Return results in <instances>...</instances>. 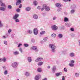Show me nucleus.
Wrapping results in <instances>:
<instances>
[{
    "label": "nucleus",
    "instance_id": "obj_1",
    "mask_svg": "<svg viewBox=\"0 0 80 80\" xmlns=\"http://www.w3.org/2000/svg\"><path fill=\"white\" fill-rule=\"evenodd\" d=\"M0 5L2 7H0V10H2V11H5V10H6V7H5V3H3L2 2V0H0Z\"/></svg>",
    "mask_w": 80,
    "mask_h": 80
},
{
    "label": "nucleus",
    "instance_id": "obj_2",
    "mask_svg": "<svg viewBox=\"0 0 80 80\" xmlns=\"http://www.w3.org/2000/svg\"><path fill=\"white\" fill-rule=\"evenodd\" d=\"M49 48H51L52 52H55V48H56V46L54 44H49Z\"/></svg>",
    "mask_w": 80,
    "mask_h": 80
},
{
    "label": "nucleus",
    "instance_id": "obj_3",
    "mask_svg": "<svg viewBox=\"0 0 80 80\" xmlns=\"http://www.w3.org/2000/svg\"><path fill=\"white\" fill-rule=\"evenodd\" d=\"M12 66L13 68H17L18 66V63L17 62H14L12 63Z\"/></svg>",
    "mask_w": 80,
    "mask_h": 80
},
{
    "label": "nucleus",
    "instance_id": "obj_4",
    "mask_svg": "<svg viewBox=\"0 0 80 80\" xmlns=\"http://www.w3.org/2000/svg\"><path fill=\"white\" fill-rule=\"evenodd\" d=\"M43 7L45 8V9L46 10V11H48L50 10V7L47 6V5L45 4L43 5Z\"/></svg>",
    "mask_w": 80,
    "mask_h": 80
},
{
    "label": "nucleus",
    "instance_id": "obj_5",
    "mask_svg": "<svg viewBox=\"0 0 80 80\" xmlns=\"http://www.w3.org/2000/svg\"><path fill=\"white\" fill-rule=\"evenodd\" d=\"M31 49L33 50H35L36 52H37L38 51V50L37 49V47L36 46L31 47Z\"/></svg>",
    "mask_w": 80,
    "mask_h": 80
},
{
    "label": "nucleus",
    "instance_id": "obj_6",
    "mask_svg": "<svg viewBox=\"0 0 80 80\" xmlns=\"http://www.w3.org/2000/svg\"><path fill=\"white\" fill-rule=\"evenodd\" d=\"M52 29L53 30H58V27L56 25H53L52 27Z\"/></svg>",
    "mask_w": 80,
    "mask_h": 80
},
{
    "label": "nucleus",
    "instance_id": "obj_7",
    "mask_svg": "<svg viewBox=\"0 0 80 80\" xmlns=\"http://www.w3.org/2000/svg\"><path fill=\"white\" fill-rule=\"evenodd\" d=\"M40 78H41V75L40 74H38L35 76V80H39V79Z\"/></svg>",
    "mask_w": 80,
    "mask_h": 80
},
{
    "label": "nucleus",
    "instance_id": "obj_8",
    "mask_svg": "<svg viewBox=\"0 0 80 80\" xmlns=\"http://www.w3.org/2000/svg\"><path fill=\"white\" fill-rule=\"evenodd\" d=\"M43 59L42 58L40 57L39 58H38L37 59L35 60L36 62H38V61H42V60H43Z\"/></svg>",
    "mask_w": 80,
    "mask_h": 80
},
{
    "label": "nucleus",
    "instance_id": "obj_9",
    "mask_svg": "<svg viewBox=\"0 0 80 80\" xmlns=\"http://www.w3.org/2000/svg\"><path fill=\"white\" fill-rule=\"evenodd\" d=\"M19 17V14H15V15L13 16V19L14 20H15L16 19H17V18Z\"/></svg>",
    "mask_w": 80,
    "mask_h": 80
},
{
    "label": "nucleus",
    "instance_id": "obj_10",
    "mask_svg": "<svg viewBox=\"0 0 80 80\" xmlns=\"http://www.w3.org/2000/svg\"><path fill=\"white\" fill-rule=\"evenodd\" d=\"M33 32L34 34V35H37V34H38V30L37 29V28H34L33 30Z\"/></svg>",
    "mask_w": 80,
    "mask_h": 80
},
{
    "label": "nucleus",
    "instance_id": "obj_11",
    "mask_svg": "<svg viewBox=\"0 0 80 80\" xmlns=\"http://www.w3.org/2000/svg\"><path fill=\"white\" fill-rule=\"evenodd\" d=\"M55 5L57 7H58V8H60L62 6V4L59 3H56Z\"/></svg>",
    "mask_w": 80,
    "mask_h": 80
},
{
    "label": "nucleus",
    "instance_id": "obj_12",
    "mask_svg": "<svg viewBox=\"0 0 80 80\" xmlns=\"http://www.w3.org/2000/svg\"><path fill=\"white\" fill-rule=\"evenodd\" d=\"M56 70H57V68H56V66H53V67L52 68V69L53 73H54L55 72Z\"/></svg>",
    "mask_w": 80,
    "mask_h": 80
},
{
    "label": "nucleus",
    "instance_id": "obj_13",
    "mask_svg": "<svg viewBox=\"0 0 80 80\" xmlns=\"http://www.w3.org/2000/svg\"><path fill=\"white\" fill-rule=\"evenodd\" d=\"M21 3V0H17V1L16 3V5H18Z\"/></svg>",
    "mask_w": 80,
    "mask_h": 80
},
{
    "label": "nucleus",
    "instance_id": "obj_14",
    "mask_svg": "<svg viewBox=\"0 0 80 80\" xmlns=\"http://www.w3.org/2000/svg\"><path fill=\"white\" fill-rule=\"evenodd\" d=\"M69 56L71 57H75V53H74L73 52H71L69 54Z\"/></svg>",
    "mask_w": 80,
    "mask_h": 80
},
{
    "label": "nucleus",
    "instance_id": "obj_15",
    "mask_svg": "<svg viewBox=\"0 0 80 80\" xmlns=\"http://www.w3.org/2000/svg\"><path fill=\"white\" fill-rule=\"evenodd\" d=\"M62 73L61 72H59V73H56V75L57 77H58L59 75H62Z\"/></svg>",
    "mask_w": 80,
    "mask_h": 80
},
{
    "label": "nucleus",
    "instance_id": "obj_16",
    "mask_svg": "<svg viewBox=\"0 0 80 80\" xmlns=\"http://www.w3.org/2000/svg\"><path fill=\"white\" fill-rule=\"evenodd\" d=\"M65 25H66V27H70L71 24H70V23L66 22L65 24Z\"/></svg>",
    "mask_w": 80,
    "mask_h": 80
},
{
    "label": "nucleus",
    "instance_id": "obj_17",
    "mask_svg": "<svg viewBox=\"0 0 80 80\" xmlns=\"http://www.w3.org/2000/svg\"><path fill=\"white\" fill-rule=\"evenodd\" d=\"M30 9L31 8L30 7H27L26 8V11L27 12H28V11H30Z\"/></svg>",
    "mask_w": 80,
    "mask_h": 80
},
{
    "label": "nucleus",
    "instance_id": "obj_18",
    "mask_svg": "<svg viewBox=\"0 0 80 80\" xmlns=\"http://www.w3.org/2000/svg\"><path fill=\"white\" fill-rule=\"evenodd\" d=\"M68 19L67 17H65L64 18V21L65 22H68Z\"/></svg>",
    "mask_w": 80,
    "mask_h": 80
},
{
    "label": "nucleus",
    "instance_id": "obj_19",
    "mask_svg": "<svg viewBox=\"0 0 80 80\" xmlns=\"http://www.w3.org/2000/svg\"><path fill=\"white\" fill-rule=\"evenodd\" d=\"M33 18L35 19H37L38 18V16L36 14H34L33 15Z\"/></svg>",
    "mask_w": 80,
    "mask_h": 80
},
{
    "label": "nucleus",
    "instance_id": "obj_20",
    "mask_svg": "<svg viewBox=\"0 0 80 80\" xmlns=\"http://www.w3.org/2000/svg\"><path fill=\"white\" fill-rule=\"evenodd\" d=\"M28 60L29 62H32V58L30 57H28Z\"/></svg>",
    "mask_w": 80,
    "mask_h": 80
},
{
    "label": "nucleus",
    "instance_id": "obj_21",
    "mask_svg": "<svg viewBox=\"0 0 80 80\" xmlns=\"http://www.w3.org/2000/svg\"><path fill=\"white\" fill-rule=\"evenodd\" d=\"M58 37L60 38H62L63 37V35L62 34H59L58 35Z\"/></svg>",
    "mask_w": 80,
    "mask_h": 80
},
{
    "label": "nucleus",
    "instance_id": "obj_22",
    "mask_svg": "<svg viewBox=\"0 0 80 80\" xmlns=\"http://www.w3.org/2000/svg\"><path fill=\"white\" fill-rule=\"evenodd\" d=\"M8 9H11L12 8V7L10 5H9L8 6Z\"/></svg>",
    "mask_w": 80,
    "mask_h": 80
},
{
    "label": "nucleus",
    "instance_id": "obj_23",
    "mask_svg": "<svg viewBox=\"0 0 80 80\" xmlns=\"http://www.w3.org/2000/svg\"><path fill=\"white\" fill-rule=\"evenodd\" d=\"M71 8L73 9L75 8H76V6L75 5H73L71 6Z\"/></svg>",
    "mask_w": 80,
    "mask_h": 80
},
{
    "label": "nucleus",
    "instance_id": "obj_24",
    "mask_svg": "<svg viewBox=\"0 0 80 80\" xmlns=\"http://www.w3.org/2000/svg\"><path fill=\"white\" fill-rule=\"evenodd\" d=\"M43 62H40L38 63V65H39V66H41V65L43 64Z\"/></svg>",
    "mask_w": 80,
    "mask_h": 80
},
{
    "label": "nucleus",
    "instance_id": "obj_25",
    "mask_svg": "<svg viewBox=\"0 0 80 80\" xmlns=\"http://www.w3.org/2000/svg\"><path fill=\"white\" fill-rule=\"evenodd\" d=\"M69 65L71 67H72L74 66V64L73 63H70L69 64Z\"/></svg>",
    "mask_w": 80,
    "mask_h": 80
},
{
    "label": "nucleus",
    "instance_id": "obj_26",
    "mask_svg": "<svg viewBox=\"0 0 80 80\" xmlns=\"http://www.w3.org/2000/svg\"><path fill=\"white\" fill-rule=\"evenodd\" d=\"M45 33V31H42L41 32H40V34L41 35H43Z\"/></svg>",
    "mask_w": 80,
    "mask_h": 80
},
{
    "label": "nucleus",
    "instance_id": "obj_27",
    "mask_svg": "<svg viewBox=\"0 0 80 80\" xmlns=\"http://www.w3.org/2000/svg\"><path fill=\"white\" fill-rule=\"evenodd\" d=\"M33 3L35 5H37L38 4V2H37V1H34Z\"/></svg>",
    "mask_w": 80,
    "mask_h": 80
},
{
    "label": "nucleus",
    "instance_id": "obj_28",
    "mask_svg": "<svg viewBox=\"0 0 80 80\" xmlns=\"http://www.w3.org/2000/svg\"><path fill=\"white\" fill-rule=\"evenodd\" d=\"M51 37H53L54 38H55L56 37V34L54 33L52 34L51 35Z\"/></svg>",
    "mask_w": 80,
    "mask_h": 80
},
{
    "label": "nucleus",
    "instance_id": "obj_29",
    "mask_svg": "<svg viewBox=\"0 0 80 80\" xmlns=\"http://www.w3.org/2000/svg\"><path fill=\"white\" fill-rule=\"evenodd\" d=\"M7 60V59L5 58H2V61H3V62H6V61Z\"/></svg>",
    "mask_w": 80,
    "mask_h": 80
},
{
    "label": "nucleus",
    "instance_id": "obj_30",
    "mask_svg": "<svg viewBox=\"0 0 80 80\" xmlns=\"http://www.w3.org/2000/svg\"><path fill=\"white\" fill-rule=\"evenodd\" d=\"M47 39H48V38L47 37H45L43 39L44 42H46Z\"/></svg>",
    "mask_w": 80,
    "mask_h": 80
},
{
    "label": "nucleus",
    "instance_id": "obj_31",
    "mask_svg": "<svg viewBox=\"0 0 80 80\" xmlns=\"http://www.w3.org/2000/svg\"><path fill=\"white\" fill-rule=\"evenodd\" d=\"M38 72H42V69L40 68H39L38 69Z\"/></svg>",
    "mask_w": 80,
    "mask_h": 80
},
{
    "label": "nucleus",
    "instance_id": "obj_32",
    "mask_svg": "<svg viewBox=\"0 0 80 80\" xmlns=\"http://www.w3.org/2000/svg\"><path fill=\"white\" fill-rule=\"evenodd\" d=\"M75 76L76 77H79V74L78 73H76L75 74Z\"/></svg>",
    "mask_w": 80,
    "mask_h": 80
},
{
    "label": "nucleus",
    "instance_id": "obj_33",
    "mask_svg": "<svg viewBox=\"0 0 80 80\" xmlns=\"http://www.w3.org/2000/svg\"><path fill=\"white\" fill-rule=\"evenodd\" d=\"M28 33H30V34H31L32 33V31L31 30H28Z\"/></svg>",
    "mask_w": 80,
    "mask_h": 80
},
{
    "label": "nucleus",
    "instance_id": "obj_34",
    "mask_svg": "<svg viewBox=\"0 0 80 80\" xmlns=\"http://www.w3.org/2000/svg\"><path fill=\"white\" fill-rule=\"evenodd\" d=\"M25 75L26 76H28V75H29V73H28V72H25Z\"/></svg>",
    "mask_w": 80,
    "mask_h": 80
},
{
    "label": "nucleus",
    "instance_id": "obj_35",
    "mask_svg": "<svg viewBox=\"0 0 80 80\" xmlns=\"http://www.w3.org/2000/svg\"><path fill=\"white\" fill-rule=\"evenodd\" d=\"M75 12V10L74 9H72L71 11V13H73Z\"/></svg>",
    "mask_w": 80,
    "mask_h": 80
},
{
    "label": "nucleus",
    "instance_id": "obj_36",
    "mask_svg": "<svg viewBox=\"0 0 80 80\" xmlns=\"http://www.w3.org/2000/svg\"><path fill=\"white\" fill-rule=\"evenodd\" d=\"M13 53L14 55H18V52L17 51L14 52Z\"/></svg>",
    "mask_w": 80,
    "mask_h": 80
},
{
    "label": "nucleus",
    "instance_id": "obj_37",
    "mask_svg": "<svg viewBox=\"0 0 80 80\" xmlns=\"http://www.w3.org/2000/svg\"><path fill=\"white\" fill-rule=\"evenodd\" d=\"M15 21V22H20V20H19L18 19H16Z\"/></svg>",
    "mask_w": 80,
    "mask_h": 80
},
{
    "label": "nucleus",
    "instance_id": "obj_38",
    "mask_svg": "<svg viewBox=\"0 0 80 80\" xmlns=\"http://www.w3.org/2000/svg\"><path fill=\"white\" fill-rule=\"evenodd\" d=\"M8 73V71L7 70H5L4 72V75H7Z\"/></svg>",
    "mask_w": 80,
    "mask_h": 80
},
{
    "label": "nucleus",
    "instance_id": "obj_39",
    "mask_svg": "<svg viewBox=\"0 0 80 80\" xmlns=\"http://www.w3.org/2000/svg\"><path fill=\"white\" fill-rule=\"evenodd\" d=\"M24 45L25 47H27L28 46V44L25 43L24 44Z\"/></svg>",
    "mask_w": 80,
    "mask_h": 80
},
{
    "label": "nucleus",
    "instance_id": "obj_40",
    "mask_svg": "<svg viewBox=\"0 0 80 80\" xmlns=\"http://www.w3.org/2000/svg\"><path fill=\"white\" fill-rule=\"evenodd\" d=\"M2 68L4 70H6V69L7 68L5 66H3Z\"/></svg>",
    "mask_w": 80,
    "mask_h": 80
},
{
    "label": "nucleus",
    "instance_id": "obj_41",
    "mask_svg": "<svg viewBox=\"0 0 80 80\" xmlns=\"http://www.w3.org/2000/svg\"><path fill=\"white\" fill-rule=\"evenodd\" d=\"M16 11L17 12H20V9L19 8H18L16 10Z\"/></svg>",
    "mask_w": 80,
    "mask_h": 80
},
{
    "label": "nucleus",
    "instance_id": "obj_42",
    "mask_svg": "<svg viewBox=\"0 0 80 80\" xmlns=\"http://www.w3.org/2000/svg\"><path fill=\"white\" fill-rule=\"evenodd\" d=\"M8 33H10V32H12V29H9L8 30Z\"/></svg>",
    "mask_w": 80,
    "mask_h": 80
},
{
    "label": "nucleus",
    "instance_id": "obj_43",
    "mask_svg": "<svg viewBox=\"0 0 80 80\" xmlns=\"http://www.w3.org/2000/svg\"><path fill=\"white\" fill-rule=\"evenodd\" d=\"M0 27H3V24L2 23V22L0 21Z\"/></svg>",
    "mask_w": 80,
    "mask_h": 80
},
{
    "label": "nucleus",
    "instance_id": "obj_44",
    "mask_svg": "<svg viewBox=\"0 0 80 80\" xmlns=\"http://www.w3.org/2000/svg\"><path fill=\"white\" fill-rule=\"evenodd\" d=\"M4 43L5 45H7V42L6 41H4Z\"/></svg>",
    "mask_w": 80,
    "mask_h": 80
},
{
    "label": "nucleus",
    "instance_id": "obj_45",
    "mask_svg": "<svg viewBox=\"0 0 80 80\" xmlns=\"http://www.w3.org/2000/svg\"><path fill=\"white\" fill-rule=\"evenodd\" d=\"M7 37H8V35L6 36H3V38L5 39V38H7Z\"/></svg>",
    "mask_w": 80,
    "mask_h": 80
},
{
    "label": "nucleus",
    "instance_id": "obj_46",
    "mask_svg": "<svg viewBox=\"0 0 80 80\" xmlns=\"http://www.w3.org/2000/svg\"><path fill=\"white\" fill-rule=\"evenodd\" d=\"M63 70L64 72H67V69L66 68H64Z\"/></svg>",
    "mask_w": 80,
    "mask_h": 80
},
{
    "label": "nucleus",
    "instance_id": "obj_47",
    "mask_svg": "<svg viewBox=\"0 0 80 80\" xmlns=\"http://www.w3.org/2000/svg\"><path fill=\"white\" fill-rule=\"evenodd\" d=\"M62 10V8H59L58 9V12H60Z\"/></svg>",
    "mask_w": 80,
    "mask_h": 80
},
{
    "label": "nucleus",
    "instance_id": "obj_48",
    "mask_svg": "<svg viewBox=\"0 0 80 80\" xmlns=\"http://www.w3.org/2000/svg\"><path fill=\"white\" fill-rule=\"evenodd\" d=\"M42 7L43 8H42L41 9V10H42V11H43V10H44L45 9V8L43 7V5Z\"/></svg>",
    "mask_w": 80,
    "mask_h": 80
},
{
    "label": "nucleus",
    "instance_id": "obj_49",
    "mask_svg": "<svg viewBox=\"0 0 80 80\" xmlns=\"http://www.w3.org/2000/svg\"><path fill=\"white\" fill-rule=\"evenodd\" d=\"M22 44L20 43L18 45V47H20L21 46H22Z\"/></svg>",
    "mask_w": 80,
    "mask_h": 80
},
{
    "label": "nucleus",
    "instance_id": "obj_50",
    "mask_svg": "<svg viewBox=\"0 0 80 80\" xmlns=\"http://www.w3.org/2000/svg\"><path fill=\"white\" fill-rule=\"evenodd\" d=\"M19 51H20V52H21V53H22V48H19Z\"/></svg>",
    "mask_w": 80,
    "mask_h": 80
},
{
    "label": "nucleus",
    "instance_id": "obj_51",
    "mask_svg": "<svg viewBox=\"0 0 80 80\" xmlns=\"http://www.w3.org/2000/svg\"><path fill=\"white\" fill-rule=\"evenodd\" d=\"M41 8H42V7H41V6H39L37 8H38V9L40 10V9H41Z\"/></svg>",
    "mask_w": 80,
    "mask_h": 80
},
{
    "label": "nucleus",
    "instance_id": "obj_52",
    "mask_svg": "<svg viewBox=\"0 0 80 80\" xmlns=\"http://www.w3.org/2000/svg\"><path fill=\"white\" fill-rule=\"evenodd\" d=\"M62 80H65V77L64 76H62Z\"/></svg>",
    "mask_w": 80,
    "mask_h": 80
},
{
    "label": "nucleus",
    "instance_id": "obj_53",
    "mask_svg": "<svg viewBox=\"0 0 80 80\" xmlns=\"http://www.w3.org/2000/svg\"><path fill=\"white\" fill-rule=\"evenodd\" d=\"M57 18V17H55L53 18V20H56V19Z\"/></svg>",
    "mask_w": 80,
    "mask_h": 80
},
{
    "label": "nucleus",
    "instance_id": "obj_54",
    "mask_svg": "<svg viewBox=\"0 0 80 80\" xmlns=\"http://www.w3.org/2000/svg\"><path fill=\"white\" fill-rule=\"evenodd\" d=\"M71 30L72 31V32L74 31V29L73 28H71Z\"/></svg>",
    "mask_w": 80,
    "mask_h": 80
},
{
    "label": "nucleus",
    "instance_id": "obj_55",
    "mask_svg": "<svg viewBox=\"0 0 80 80\" xmlns=\"http://www.w3.org/2000/svg\"><path fill=\"white\" fill-rule=\"evenodd\" d=\"M75 61L74 60H71V63H74Z\"/></svg>",
    "mask_w": 80,
    "mask_h": 80
},
{
    "label": "nucleus",
    "instance_id": "obj_56",
    "mask_svg": "<svg viewBox=\"0 0 80 80\" xmlns=\"http://www.w3.org/2000/svg\"><path fill=\"white\" fill-rule=\"evenodd\" d=\"M31 42H35V40L33 39H32L31 40Z\"/></svg>",
    "mask_w": 80,
    "mask_h": 80
},
{
    "label": "nucleus",
    "instance_id": "obj_57",
    "mask_svg": "<svg viewBox=\"0 0 80 80\" xmlns=\"http://www.w3.org/2000/svg\"><path fill=\"white\" fill-rule=\"evenodd\" d=\"M22 4H20V6H19V8H22Z\"/></svg>",
    "mask_w": 80,
    "mask_h": 80
},
{
    "label": "nucleus",
    "instance_id": "obj_58",
    "mask_svg": "<svg viewBox=\"0 0 80 80\" xmlns=\"http://www.w3.org/2000/svg\"><path fill=\"white\" fill-rule=\"evenodd\" d=\"M50 66H48V69H50Z\"/></svg>",
    "mask_w": 80,
    "mask_h": 80
},
{
    "label": "nucleus",
    "instance_id": "obj_59",
    "mask_svg": "<svg viewBox=\"0 0 80 80\" xmlns=\"http://www.w3.org/2000/svg\"><path fill=\"white\" fill-rule=\"evenodd\" d=\"M42 80H47V79L45 78H44V79H42Z\"/></svg>",
    "mask_w": 80,
    "mask_h": 80
},
{
    "label": "nucleus",
    "instance_id": "obj_60",
    "mask_svg": "<svg viewBox=\"0 0 80 80\" xmlns=\"http://www.w3.org/2000/svg\"><path fill=\"white\" fill-rule=\"evenodd\" d=\"M41 43H43V41H41Z\"/></svg>",
    "mask_w": 80,
    "mask_h": 80
},
{
    "label": "nucleus",
    "instance_id": "obj_61",
    "mask_svg": "<svg viewBox=\"0 0 80 80\" xmlns=\"http://www.w3.org/2000/svg\"><path fill=\"white\" fill-rule=\"evenodd\" d=\"M2 58H0V62H2Z\"/></svg>",
    "mask_w": 80,
    "mask_h": 80
},
{
    "label": "nucleus",
    "instance_id": "obj_62",
    "mask_svg": "<svg viewBox=\"0 0 80 80\" xmlns=\"http://www.w3.org/2000/svg\"><path fill=\"white\" fill-rule=\"evenodd\" d=\"M66 1H69V2H70V0H66Z\"/></svg>",
    "mask_w": 80,
    "mask_h": 80
},
{
    "label": "nucleus",
    "instance_id": "obj_63",
    "mask_svg": "<svg viewBox=\"0 0 80 80\" xmlns=\"http://www.w3.org/2000/svg\"><path fill=\"white\" fill-rule=\"evenodd\" d=\"M64 2H67V0H63Z\"/></svg>",
    "mask_w": 80,
    "mask_h": 80
},
{
    "label": "nucleus",
    "instance_id": "obj_64",
    "mask_svg": "<svg viewBox=\"0 0 80 80\" xmlns=\"http://www.w3.org/2000/svg\"><path fill=\"white\" fill-rule=\"evenodd\" d=\"M0 13H1V12H0Z\"/></svg>",
    "mask_w": 80,
    "mask_h": 80
}]
</instances>
